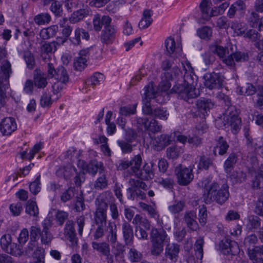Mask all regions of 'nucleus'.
Wrapping results in <instances>:
<instances>
[{
  "label": "nucleus",
  "mask_w": 263,
  "mask_h": 263,
  "mask_svg": "<svg viewBox=\"0 0 263 263\" xmlns=\"http://www.w3.org/2000/svg\"><path fill=\"white\" fill-rule=\"evenodd\" d=\"M117 29L114 26H105L101 35V40L105 44L111 43L116 37Z\"/></svg>",
  "instance_id": "15"
},
{
  "label": "nucleus",
  "mask_w": 263,
  "mask_h": 263,
  "mask_svg": "<svg viewBox=\"0 0 263 263\" xmlns=\"http://www.w3.org/2000/svg\"><path fill=\"white\" fill-rule=\"evenodd\" d=\"M211 3L208 0H202L200 5V10L203 14V17L205 19L212 16L210 13Z\"/></svg>",
  "instance_id": "43"
},
{
  "label": "nucleus",
  "mask_w": 263,
  "mask_h": 263,
  "mask_svg": "<svg viewBox=\"0 0 263 263\" xmlns=\"http://www.w3.org/2000/svg\"><path fill=\"white\" fill-rule=\"evenodd\" d=\"M217 145L214 147V153L215 154L216 149H218V154L220 155H223L225 154L229 147V145L228 144L226 140L224 139L221 136L218 137V138L217 140Z\"/></svg>",
  "instance_id": "26"
},
{
  "label": "nucleus",
  "mask_w": 263,
  "mask_h": 263,
  "mask_svg": "<svg viewBox=\"0 0 263 263\" xmlns=\"http://www.w3.org/2000/svg\"><path fill=\"white\" fill-rule=\"evenodd\" d=\"M151 16V11L149 10H145L143 13L142 18L139 23V28L141 29L147 28L153 21Z\"/></svg>",
  "instance_id": "25"
},
{
  "label": "nucleus",
  "mask_w": 263,
  "mask_h": 263,
  "mask_svg": "<svg viewBox=\"0 0 263 263\" xmlns=\"http://www.w3.org/2000/svg\"><path fill=\"white\" fill-rule=\"evenodd\" d=\"M24 58L28 68L32 69L35 64L33 54L30 51H26L24 52Z\"/></svg>",
  "instance_id": "58"
},
{
  "label": "nucleus",
  "mask_w": 263,
  "mask_h": 263,
  "mask_svg": "<svg viewBox=\"0 0 263 263\" xmlns=\"http://www.w3.org/2000/svg\"><path fill=\"white\" fill-rule=\"evenodd\" d=\"M229 4L227 2H224L221 4L219 7H214L211 11L212 16H216L222 14L225 10L229 7Z\"/></svg>",
  "instance_id": "56"
},
{
  "label": "nucleus",
  "mask_w": 263,
  "mask_h": 263,
  "mask_svg": "<svg viewBox=\"0 0 263 263\" xmlns=\"http://www.w3.org/2000/svg\"><path fill=\"white\" fill-rule=\"evenodd\" d=\"M237 161V157L235 153L231 154L224 164V170L226 172H230L234 165Z\"/></svg>",
  "instance_id": "42"
},
{
  "label": "nucleus",
  "mask_w": 263,
  "mask_h": 263,
  "mask_svg": "<svg viewBox=\"0 0 263 263\" xmlns=\"http://www.w3.org/2000/svg\"><path fill=\"white\" fill-rule=\"evenodd\" d=\"M54 78L57 81H60L62 82H67L69 80V76L67 70L63 66H59L57 69V73Z\"/></svg>",
  "instance_id": "36"
},
{
  "label": "nucleus",
  "mask_w": 263,
  "mask_h": 263,
  "mask_svg": "<svg viewBox=\"0 0 263 263\" xmlns=\"http://www.w3.org/2000/svg\"><path fill=\"white\" fill-rule=\"evenodd\" d=\"M196 218V212L194 211H187L184 214V220L187 227L192 231H196L199 228Z\"/></svg>",
  "instance_id": "13"
},
{
  "label": "nucleus",
  "mask_w": 263,
  "mask_h": 263,
  "mask_svg": "<svg viewBox=\"0 0 263 263\" xmlns=\"http://www.w3.org/2000/svg\"><path fill=\"white\" fill-rule=\"evenodd\" d=\"M219 248L224 254L235 255L238 252V246L235 241L226 239L220 241Z\"/></svg>",
  "instance_id": "9"
},
{
  "label": "nucleus",
  "mask_w": 263,
  "mask_h": 263,
  "mask_svg": "<svg viewBox=\"0 0 263 263\" xmlns=\"http://www.w3.org/2000/svg\"><path fill=\"white\" fill-rule=\"evenodd\" d=\"M122 231L125 245H132L134 241V232L130 223L125 221L122 226Z\"/></svg>",
  "instance_id": "14"
},
{
  "label": "nucleus",
  "mask_w": 263,
  "mask_h": 263,
  "mask_svg": "<svg viewBox=\"0 0 263 263\" xmlns=\"http://www.w3.org/2000/svg\"><path fill=\"white\" fill-rule=\"evenodd\" d=\"M87 61L85 58L77 57L73 63L75 69L79 71H82L86 66Z\"/></svg>",
  "instance_id": "54"
},
{
  "label": "nucleus",
  "mask_w": 263,
  "mask_h": 263,
  "mask_svg": "<svg viewBox=\"0 0 263 263\" xmlns=\"http://www.w3.org/2000/svg\"><path fill=\"white\" fill-rule=\"evenodd\" d=\"M97 227L96 228L93 237L95 239L102 237L104 235V232L107 223H95Z\"/></svg>",
  "instance_id": "48"
},
{
  "label": "nucleus",
  "mask_w": 263,
  "mask_h": 263,
  "mask_svg": "<svg viewBox=\"0 0 263 263\" xmlns=\"http://www.w3.org/2000/svg\"><path fill=\"white\" fill-rule=\"evenodd\" d=\"M25 211L27 214L31 216L37 217L39 212L36 203L31 200L28 201L26 203Z\"/></svg>",
  "instance_id": "35"
},
{
  "label": "nucleus",
  "mask_w": 263,
  "mask_h": 263,
  "mask_svg": "<svg viewBox=\"0 0 263 263\" xmlns=\"http://www.w3.org/2000/svg\"><path fill=\"white\" fill-rule=\"evenodd\" d=\"M89 11L86 9H80L74 11L70 17L69 21L72 23H76L82 20L86 16L88 15Z\"/></svg>",
  "instance_id": "30"
},
{
  "label": "nucleus",
  "mask_w": 263,
  "mask_h": 263,
  "mask_svg": "<svg viewBox=\"0 0 263 263\" xmlns=\"http://www.w3.org/2000/svg\"><path fill=\"white\" fill-rule=\"evenodd\" d=\"M158 183L163 186L164 187L172 189L174 184V179L171 177L166 178H159L158 180Z\"/></svg>",
  "instance_id": "57"
},
{
  "label": "nucleus",
  "mask_w": 263,
  "mask_h": 263,
  "mask_svg": "<svg viewBox=\"0 0 263 263\" xmlns=\"http://www.w3.org/2000/svg\"><path fill=\"white\" fill-rule=\"evenodd\" d=\"M12 73L11 65L8 60H4L1 63L0 69V77L5 79L6 85L8 84V80Z\"/></svg>",
  "instance_id": "20"
},
{
  "label": "nucleus",
  "mask_w": 263,
  "mask_h": 263,
  "mask_svg": "<svg viewBox=\"0 0 263 263\" xmlns=\"http://www.w3.org/2000/svg\"><path fill=\"white\" fill-rule=\"evenodd\" d=\"M137 104L120 107V114L122 116H129L136 112Z\"/></svg>",
  "instance_id": "46"
},
{
  "label": "nucleus",
  "mask_w": 263,
  "mask_h": 263,
  "mask_svg": "<svg viewBox=\"0 0 263 263\" xmlns=\"http://www.w3.org/2000/svg\"><path fill=\"white\" fill-rule=\"evenodd\" d=\"M133 223L136 227L142 226L146 229H149L150 228V223L148 220L139 214L135 215L133 219Z\"/></svg>",
  "instance_id": "40"
},
{
  "label": "nucleus",
  "mask_w": 263,
  "mask_h": 263,
  "mask_svg": "<svg viewBox=\"0 0 263 263\" xmlns=\"http://www.w3.org/2000/svg\"><path fill=\"white\" fill-rule=\"evenodd\" d=\"M180 154V151L176 146L169 147L166 150L167 157L170 159H176Z\"/></svg>",
  "instance_id": "62"
},
{
  "label": "nucleus",
  "mask_w": 263,
  "mask_h": 263,
  "mask_svg": "<svg viewBox=\"0 0 263 263\" xmlns=\"http://www.w3.org/2000/svg\"><path fill=\"white\" fill-rule=\"evenodd\" d=\"M130 142L128 141L126 142L124 140H118L117 141L118 144L121 148L123 153L126 154L132 152L133 147Z\"/></svg>",
  "instance_id": "53"
},
{
  "label": "nucleus",
  "mask_w": 263,
  "mask_h": 263,
  "mask_svg": "<svg viewBox=\"0 0 263 263\" xmlns=\"http://www.w3.org/2000/svg\"><path fill=\"white\" fill-rule=\"evenodd\" d=\"M210 50L212 53L217 54L220 58H223L228 52L227 48L217 45H211Z\"/></svg>",
  "instance_id": "39"
},
{
  "label": "nucleus",
  "mask_w": 263,
  "mask_h": 263,
  "mask_svg": "<svg viewBox=\"0 0 263 263\" xmlns=\"http://www.w3.org/2000/svg\"><path fill=\"white\" fill-rule=\"evenodd\" d=\"M197 106L199 110L204 114L213 108L214 103L211 99L203 98L198 100Z\"/></svg>",
  "instance_id": "22"
},
{
  "label": "nucleus",
  "mask_w": 263,
  "mask_h": 263,
  "mask_svg": "<svg viewBox=\"0 0 263 263\" xmlns=\"http://www.w3.org/2000/svg\"><path fill=\"white\" fill-rule=\"evenodd\" d=\"M194 165H191L189 167L184 166L181 164L177 166L175 170L177 182L180 185H187L193 179Z\"/></svg>",
  "instance_id": "5"
},
{
  "label": "nucleus",
  "mask_w": 263,
  "mask_h": 263,
  "mask_svg": "<svg viewBox=\"0 0 263 263\" xmlns=\"http://www.w3.org/2000/svg\"><path fill=\"white\" fill-rule=\"evenodd\" d=\"M40 175L38 176L35 180L31 182L29 185L30 192L34 195L37 194L41 190L40 184Z\"/></svg>",
  "instance_id": "59"
},
{
  "label": "nucleus",
  "mask_w": 263,
  "mask_h": 263,
  "mask_svg": "<svg viewBox=\"0 0 263 263\" xmlns=\"http://www.w3.org/2000/svg\"><path fill=\"white\" fill-rule=\"evenodd\" d=\"M207 210L204 205H202L199 210L198 219L202 226H204L207 220Z\"/></svg>",
  "instance_id": "61"
},
{
  "label": "nucleus",
  "mask_w": 263,
  "mask_h": 263,
  "mask_svg": "<svg viewBox=\"0 0 263 263\" xmlns=\"http://www.w3.org/2000/svg\"><path fill=\"white\" fill-rule=\"evenodd\" d=\"M0 125L1 130L4 135H10L16 129L15 119L12 117L4 119Z\"/></svg>",
  "instance_id": "11"
},
{
  "label": "nucleus",
  "mask_w": 263,
  "mask_h": 263,
  "mask_svg": "<svg viewBox=\"0 0 263 263\" xmlns=\"http://www.w3.org/2000/svg\"><path fill=\"white\" fill-rule=\"evenodd\" d=\"M129 165L132 172L133 174L139 178H145L146 177L143 176L141 170L142 163V157L140 155L135 156L131 160L129 161Z\"/></svg>",
  "instance_id": "10"
},
{
  "label": "nucleus",
  "mask_w": 263,
  "mask_h": 263,
  "mask_svg": "<svg viewBox=\"0 0 263 263\" xmlns=\"http://www.w3.org/2000/svg\"><path fill=\"white\" fill-rule=\"evenodd\" d=\"M232 28L238 35H245L246 33V28L243 23L238 22H233L232 25Z\"/></svg>",
  "instance_id": "51"
},
{
  "label": "nucleus",
  "mask_w": 263,
  "mask_h": 263,
  "mask_svg": "<svg viewBox=\"0 0 263 263\" xmlns=\"http://www.w3.org/2000/svg\"><path fill=\"white\" fill-rule=\"evenodd\" d=\"M253 186L259 188L263 187V167L256 176L255 180L253 182Z\"/></svg>",
  "instance_id": "64"
},
{
  "label": "nucleus",
  "mask_w": 263,
  "mask_h": 263,
  "mask_svg": "<svg viewBox=\"0 0 263 263\" xmlns=\"http://www.w3.org/2000/svg\"><path fill=\"white\" fill-rule=\"evenodd\" d=\"M58 30V26L52 25L42 29L40 32V35L42 39L47 40L55 36Z\"/></svg>",
  "instance_id": "24"
},
{
  "label": "nucleus",
  "mask_w": 263,
  "mask_h": 263,
  "mask_svg": "<svg viewBox=\"0 0 263 263\" xmlns=\"http://www.w3.org/2000/svg\"><path fill=\"white\" fill-rule=\"evenodd\" d=\"M212 34L211 29L208 26L203 27L197 30L198 35L202 39L209 40Z\"/></svg>",
  "instance_id": "47"
},
{
  "label": "nucleus",
  "mask_w": 263,
  "mask_h": 263,
  "mask_svg": "<svg viewBox=\"0 0 263 263\" xmlns=\"http://www.w3.org/2000/svg\"><path fill=\"white\" fill-rule=\"evenodd\" d=\"M179 251V245L176 243L169 244L165 248V255L172 262L175 263L178 260Z\"/></svg>",
  "instance_id": "16"
},
{
  "label": "nucleus",
  "mask_w": 263,
  "mask_h": 263,
  "mask_svg": "<svg viewBox=\"0 0 263 263\" xmlns=\"http://www.w3.org/2000/svg\"><path fill=\"white\" fill-rule=\"evenodd\" d=\"M24 252L25 255L29 256L32 255L34 258H35L37 256L38 252L39 255L41 253H44V251L37 249L36 248V241L30 240L25 248Z\"/></svg>",
  "instance_id": "23"
},
{
  "label": "nucleus",
  "mask_w": 263,
  "mask_h": 263,
  "mask_svg": "<svg viewBox=\"0 0 263 263\" xmlns=\"http://www.w3.org/2000/svg\"><path fill=\"white\" fill-rule=\"evenodd\" d=\"M40 237L41 242L45 245L50 244L53 239V235L49 231H42Z\"/></svg>",
  "instance_id": "55"
},
{
  "label": "nucleus",
  "mask_w": 263,
  "mask_h": 263,
  "mask_svg": "<svg viewBox=\"0 0 263 263\" xmlns=\"http://www.w3.org/2000/svg\"><path fill=\"white\" fill-rule=\"evenodd\" d=\"M152 115L154 117L161 120H166L169 116V114L166 109L160 107L155 108L153 110Z\"/></svg>",
  "instance_id": "44"
},
{
  "label": "nucleus",
  "mask_w": 263,
  "mask_h": 263,
  "mask_svg": "<svg viewBox=\"0 0 263 263\" xmlns=\"http://www.w3.org/2000/svg\"><path fill=\"white\" fill-rule=\"evenodd\" d=\"M204 85L210 89L220 88L222 85L223 77L215 72L207 73L204 76Z\"/></svg>",
  "instance_id": "7"
},
{
  "label": "nucleus",
  "mask_w": 263,
  "mask_h": 263,
  "mask_svg": "<svg viewBox=\"0 0 263 263\" xmlns=\"http://www.w3.org/2000/svg\"><path fill=\"white\" fill-rule=\"evenodd\" d=\"M76 168L71 165L61 167L57 171V175L60 177H64L65 179H69L74 172H76Z\"/></svg>",
  "instance_id": "21"
},
{
  "label": "nucleus",
  "mask_w": 263,
  "mask_h": 263,
  "mask_svg": "<svg viewBox=\"0 0 263 263\" xmlns=\"http://www.w3.org/2000/svg\"><path fill=\"white\" fill-rule=\"evenodd\" d=\"M141 254L134 248H131L128 252V257L132 262H138L141 257Z\"/></svg>",
  "instance_id": "63"
},
{
  "label": "nucleus",
  "mask_w": 263,
  "mask_h": 263,
  "mask_svg": "<svg viewBox=\"0 0 263 263\" xmlns=\"http://www.w3.org/2000/svg\"><path fill=\"white\" fill-rule=\"evenodd\" d=\"M222 95L224 102L228 106L223 114V119L229 124L232 132L235 134L240 129L241 122L238 117V112L235 106L230 105L231 102L228 96H224L223 94Z\"/></svg>",
  "instance_id": "4"
},
{
  "label": "nucleus",
  "mask_w": 263,
  "mask_h": 263,
  "mask_svg": "<svg viewBox=\"0 0 263 263\" xmlns=\"http://www.w3.org/2000/svg\"><path fill=\"white\" fill-rule=\"evenodd\" d=\"M6 252L15 256H21L24 253L23 245L12 243L10 244L9 247L6 249Z\"/></svg>",
  "instance_id": "34"
},
{
  "label": "nucleus",
  "mask_w": 263,
  "mask_h": 263,
  "mask_svg": "<svg viewBox=\"0 0 263 263\" xmlns=\"http://www.w3.org/2000/svg\"><path fill=\"white\" fill-rule=\"evenodd\" d=\"M112 253L115 257L116 260L119 262L124 261V256L125 252V247L120 243H116L111 245Z\"/></svg>",
  "instance_id": "17"
},
{
  "label": "nucleus",
  "mask_w": 263,
  "mask_h": 263,
  "mask_svg": "<svg viewBox=\"0 0 263 263\" xmlns=\"http://www.w3.org/2000/svg\"><path fill=\"white\" fill-rule=\"evenodd\" d=\"M108 229L109 231L107 236V239L111 245L115 244L117 242V240L116 225L114 224L113 226L109 223L108 225Z\"/></svg>",
  "instance_id": "38"
},
{
  "label": "nucleus",
  "mask_w": 263,
  "mask_h": 263,
  "mask_svg": "<svg viewBox=\"0 0 263 263\" xmlns=\"http://www.w3.org/2000/svg\"><path fill=\"white\" fill-rule=\"evenodd\" d=\"M103 163L96 160L91 161L87 166V171L92 175H95L98 171H103Z\"/></svg>",
  "instance_id": "33"
},
{
  "label": "nucleus",
  "mask_w": 263,
  "mask_h": 263,
  "mask_svg": "<svg viewBox=\"0 0 263 263\" xmlns=\"http://www.w3.org/2000/svg\"><path fill=\"white\" fill-rule=\"evenodd\" d=\"M33 83L38 88H44L47 85L45 75L43 73L37 72L34 75Z\"/></svg>",
  "instance_id": "27"
},
{
  "label": "nucleus",
  "mask_w": 263,
  "mask_h": 263,
  "mask_svg": "<svg viewBox=\"0 0 263 263\" xmlns=\"http://www.w3.org/2000/svg\"><path fill=\"white\" fill-rule=\"evenodd\" d=\"M157 92L155 90L153 83H149L147 85L145 86L143 89V99L151 100L155 98L157 96Z\"/></svg>",
  "instance_id": "28"
},
{
  "label": "nucleus",
  "mask_w": 263,
  "mask_h": 263,
  "mask_svg": "<svg viewBox=\"0 0 263 263\" xmlns=\"http://www.w3.org/2000/svg\"><path fill=\"white\" fill-rule=\"evenodd\" d=\"M202 186L208 191V197L212 201H215L219 204H223L228 199L229 192V186L227 184H223L221 189H219V185L216 182H211L208 179H203Z\"/></svg>",
  "instance_id": "2"
},
{
  "label": "nucleus",
  "mask_w": 263,
  "mask_h": 263,
  "mask_svg": "<svg viewBox=\"0 0 263 263\" xmlns=\"http://www.w3.org/2000/svg\"><path fill=\"white\" fill-rule=\"evenodd\" d=\"M136 126L138 128L145 131L156 134L162 130V126L154 118H138L136 120Z\"/></svg>",
  "instance_id": "6"
},
{
  "label": "nucleus",
  "mask_w": 263,
  "mask_h": 263,
  "mask_svg": "<svg viewBox=\"0 0 263 263\" xmlns=\"http://www.w3.org/2000/svg\"><path fill=\"white\" fill-rule=\"evenodd\" d=\"M51 20V16L48 13H41L34 16L33 18L35 24L38 25H44L49 24Z\"/></svg>",
  "instance_id": "31"
},
{
  "label": "nucleus",
  "mask_w": 263,
  "mask_h": 263,
  "mask_svg": "<svg viewBox=\"0 0 263 263\" xmlns=\"http://www.w3.org/2000/svg\"><path fill=\"white\" fill-rule=\"evenodd\" d=\"M89 39V33L81 28H77L74 31L73 35L70 38V41L74 45H80L81 40L88 41Z\"/></svg>",
  "instance_id": "12"
},
{
  "label": "nucleus",
  "mask_w": 263,
  "mask_h": 263,
  "mask_svg": "<svg viewBox=\"0 0 263 263\" xmlns=\"http://www.w3.org/2000/svg\"><path fill=\"white\" fill-rule=\"evenodd\" d=\"M182 66L185 71L183 84L175 86L172 89L176 93L184 95L185 97L187 98L197 97L198 95L196 92L194 85L195 82L193 80V68L188 61L182 63Z\"/></svg>",
  "instance_id": "1"
},
{
  "label": "nucleus",
  "mask_w": 263,
  "mask_h": 263,
  "mask_svg": "<svg viewBox=\"0 0 263 263\" xmlns=\"http://www.w3.org/2000/svg\"><path fill=\"white\" fill-rule=\"evenodd\" d=\"M111 197V193L106 191L100 194L96 199V210L93 217L95 223H107L108 201Z\"/></svg>",
  "instance_id": "3"
},
{
  "label": "nucleus",
  "mask_w": 263,
  "mask_h": 263,
  "mask_svg": "<svg viewBox=\"0 0 263 263\" xmlns=\"http://www.w3.org/2000/svg\"><path fill=\"white\" fill-rule=\"evenodd\" d=\"M108 182L106 175L103 174L96 180L94 187L97 190H102L106 188Z\"/></svg>",
  "instance_id": "45"
},
{
  "label": "nucleus",
  "mask_w": 263,
  "mask_h": 263,
  "mask_svg": "<svg viewBox=\"0 0 263 263\" xmlns=\"http://www.w3.org/2000/svg\"><path fill=\"white\" fill-rule=\"evenodd\" d=\"M245 222L247 228L251 231L258 229L261 226L260 218L254 215H248Z\"/></svg>",
  "instance_id": "19"
},
{
  "label": "nucleus",
  "mask_w": 263,
  "mask_h": 263,
  "mask_svg": "<svg viewBox=\"0 0 263 263\" xmlns=\"http://www.w3.org/2000/svg\"><path fill=\"white\" fill-rule=\"evenodd\" d=\"M167 236L165 231L163 229L153 228L151 230V238L152 242L163 243L166 239Z\"/></svg>",
  "instance_id": "18"
},
{
  "label": "nucleus",
  "mask_w": 263,
  "mask_h": 263,
  "mask_svg": "<svg viewBox=\"0 0 263 263\" xmlns=\"http://www.w3.org/2000/svg\"><path fill=\"white\" fill-rule=\"evenodd\" d=\"M204 243L203 239L200 238L197 239L195 244V250L196 252V256L197 258L201 259L203 257V245Z\"/></svg>",
  "instance_id": "50"
},
{
  "label": "nucleus",
  "mask_w": 263,
  "mask_h": 263,
  "mask_svg": "<svg viewBox=\"0 0 263 263\" xmlns=\"http://www.w3.org/2000/svg\"><path fill=\"white\" fill-rule=\"evenodd\" d=\"M185 206V203L182 201H179L168 206V210L172 214H177L182 211Z\"/></svg>",
  "instance_id": "49"
},
{
  "label": "nucleus",
  "mask_w": 263,
  "mask_h": 263,
  "mask_svg": "<svg viewBox=\"0 0 263 263\" xmlns=\"http://www.w3.org/2000/svg\"><path fill=\"white\" fill-rule=\"evenodd\" d=\"M153 146L157 151H160L170 144L171 136L167 134H161L157 136H154L151 138Z\"/></svg>",
  "instance_id": "8"
},
{
  "label": "nucleus",
  "mask_w": 263,
  "mask_h": 263,
  "mask_svg": "<svg viewBox=\"0 0 263 263\" xmlns=\"http://www.w3.org/2000/svg\"><path fill=\"white\" fill-rule=\"evenodd\" d=\"M92 247L93 249L98 251L103 255H106V253L110 251L109 244L105 242L99 243L93 241L92 242Z\"/></svg>",
  "instance_id": "37"
},
{
  "label": "nucleus",
  "mask_w": 263,
  "mask_h": 263,
  "mask_svg": "<svg viewBox=\"0 0 263 263\" xmlns=\"http://www.w3.org/2000/svg\"><path fill=\"white\" fill-rule=\"evenodd\" d=\"M254 212L258 215L263 216V193H261L255 201Z\"/></svg>",
  "instance_id": "41"
},
{
  "label": "nucleus",
  "mask_w": 263,
  "mask_h": 263,
  "mask_svg": "<svg viewBox=\"0 0 263 263\" xmlns=\"http://www.w3.org/2000/svg\"><path fill=\"white\" fill-rule=\"evenodd\" d=\"M68 213L64 211L58 210L55 215V219L59 226L63 224L65 221L68 217Z\"/></svg>",
  "instance_id": "52"
},
{
  "label": "nucleus",
  "mask_w": 263,
  "mask_h": 263,
  "mask_svg": "<svg viewBox=\"0 0 263 263\" xmlns=\"http://www.w3.org/2000/svg\"><path fill=\"white\" fill-rule=\"evenodd\" d=\"M12 237L10 234H5L1 238L0 243L2 248L6 251L10 244H12Z\"/></svg>",
  "instance_id": "60"
},
{
  "label": "nucleus",
  "mask_w": 263,
  "mask_h": 263,
  "mask_svg": "<svg viewBox=\"0 0 263 263\" xmlns=\"http://www.w3.org/2000/svg\"><path fill=\"white\" fill-rule=\"evenodd\" d=\"M165 46L166 51L169 54H172L175 52H179L181 49L178 45L176 47V43L174 39L172 37H168L165 41Z\"/></svg>",
  "instance_id": "32"
},
{
  "label": "nucleus",
  "mask_w": 263,
  "mask_h": 263,
  "mask_svg": "<svg viewBox=\"0 0 263 263\" xmlns=\"http://www.w3.org/2000/svg\"><path fill=\"white\" fill-rule=\"evenodd\" d=\"M259 251L258 247H255L252 249L249 248L248 249L249 256L253 263H263V258L260 257Z\"/></svg>",
  "instance_id": "29"
}]
</instances>
